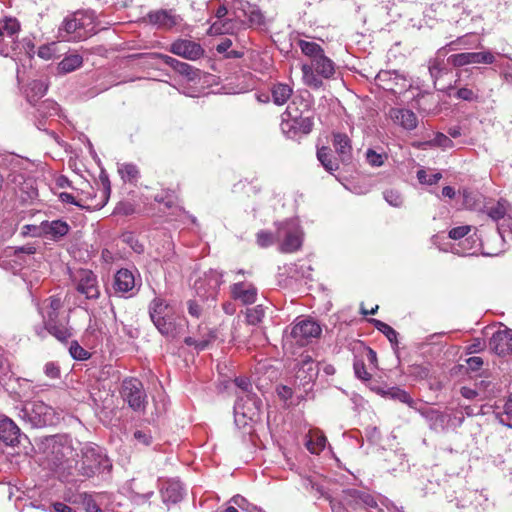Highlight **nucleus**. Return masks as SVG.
I'll return each mask as SVG.
<instances>
[{
	"label": "nucleus",
	"instance_id": "nucleus-1",
	"mask_svg": "<svg viewBox=\"0 0 512 512\" xmlns=\"http://www.w3.org/2000/svg\"><path fill=\"white\" fill-rule=\"evenodd\" d=\"M149 315L158 331L165 337L176 338L183 331L184 320L161 298H155L150 303Z\"/></svg>",
	"mask_w": 512,
	"mask_h": 512
},
{
	"label": "nucleus",
	"instance_id": "nucleus-10",
	"mask_svg": "<svg viewBox=\"0 0 512 512\" xmlns=\"http://www.w3.org/2000/svg\"><path fill=\"white\" fill-rule=\"evenodd\" d=\"M304 110H308V104L301 98L295 97L287 106L285 115L292 117L296 123L297 133L309 134L313 128V121L309 116H303Z\"/></svg>",
	"mask_w": 512,
	"mask_h": 512
},
{
	"label": "nucleus",
	"instance_id": "nucleus-33",
	"mask_svg": "<svg viewBox=\"0 0 512 512\" xmlns=\"http://www.w3.org/2000/svg\"><path fill=\"white\" fill-rule=\"evenodd\" d=\"M327 439L320 430H310L307 435L306 447L313 454H319L326 446Z\"/></svg>",
	"mask_w": 512,
	"mask_h": 512
},
{
	"label": "nucleus",
	"instance_id": "nucleus-3",
	"mask_svg": "<svg viewBox=\"0 0 512 512\" xmlns=\"http://www.w3.org/2000/svg\"><path fill=\"white\" fill-rule=\"evenodd\" d=\"M93 15L85 11H76L67 16L59 27V37L66 41L85 40L94 34Z\"/></svg>",
	"mask_w": 512,
	"mask_h": 512
},
{
	"label": "nucleus",
	"instance_id": "nucleus-62",
	"mask_svg": "<svg viewBox=\"0 0 512 512\" xmlns=\"http://www.w3.org/2000/svg\"><path fill=\"white\" fill-rule=\"evenodd\" d=\"M216 339V333L214 331H209V333L202 337L201 339H198L199 342H197V349L198 350H204L207 348L213 341Z\"/></svg>",
	"mask_w": 512,
	"mask_h": 512
},
{
	"label": "nucleus",
	"instance_id": "nucleus-28",
	"mask_svg": "<svg viewBox=\"0 0 512 512\" xmlns=\"http://www.w3.org/2000/svg\"><path fill=\"white\" fill-rule=\"evenodd\" d=\"M389 115L395 123L401 125L404 129L413 130L417 127V117L411 110L393 108Z\"/></svg>",
	"mask_w": 512,
	"mask_h": 512
},
{
	"label": "nucleus",
	"instance_id": "nucleus-13",
	"mask_svg": "<svg viewBox=\"0 0 512 512\" xmlns=\"http://www.w3.org/2000/svg\"><path fill=\"white\" fill-rule=\"evenodd\" d=\"M76 289L87 299H97L100 296L97 276L88 269H81L75 276Z\"/></svg>",
	"mask_w": 512,
	"mask_h": 512
},
{
	"label": "nucleus",
	"instance_id": "nucleus-29",
	"mask_svg": "<svg viewBox=\"0 0 512 512\" xmlns=\"http://www.w3.org/2000/svg\"><path fill=\"white\" fill-rule=\"evenodd\" d=\"M160 58L163 59L165 64L172 67L179 74L186 76L189 80H195L199 77V69H196L185 62H181L168 55H160Z\"/></svg>",
	"mask_w": 512,
	"mask_h": 512
},
{
	"label": "nucleus",
	"instance_id": "nucleus-52",
	"mask_svg": "<svg viewBox=\"0 0 512 512\" xmlns=\"http://www.w3.org/2000/svg\"><path fill=\"white\" fill-rule=\"evenodd\" d=\"M385 158H386L385 155L379 154V153L375 152L372 149H369L366 152V160L373 167H380V166H382L384 164Z\"/></svg>",
	"mask_w": 512,
	"mask_h": 512
},
{
	"label": "nucleus",
	"instance_id": "nucleus-48",
	"mask_svg": "<svg viewBox=\"0 0 512 512\" xmlns=\"http://www.w3.org/2000/svg\"><path fill=\"white\" fill-rule=\"evenodd\" d=\"M417 178H418L419 182L422 184L434 185L442 178V174L441 173L428 174L425 170L420 169L417 172Z\"/></svg>",
	"mask_w": 512,
	"mask_h": 512
},
{
	"label": "nucleus",
	"instance_id": "nucleus-16",
	"mask_svg": "<svg viewBox=\"0 0 512 512\" xmlns=\"http://www.w3.org/2000/svg\"><path fill=\"white\" fill-rule=\"evenodd\" d=\"M447 61L454 67H462L468 64H492L495 57L489 51L463 52L449 56Z\"/></svg>",
	"mask_w": 512,
	"mask_h": 512
},
{
	"label": "nucleus",
	"instance_id": "nucleus-43",
	"mask_svg": "<svg viewBox=\"0 0 512 512\" xmlns=\"http://www.w3.org/2000/svg\"><path fill=\"white\" fill-rule=\"evenodd\" d=\"M426 145L447 149L453 147V141L447 135L438 132L432 139L426 142Z\"/></svg>",
	"mask_w": 512,
	"mask_h": 512
},
{
	"label": "nucleus",
	"instance_id": "nucleus-49",
	"mask_svg": "<svg viewBox=\"0 0 512 512\" xmlns=\"http://www.w3.org/2000/svg\"><path fill=\"white\" fill-rule=\"evenodd\" d=\"M235 385L239 388L240 394L237 396L247 397V394H254L252 392V384L247 377H237L234 380Z\"/></svg>",
	"mask_w": 512,
	"mask_h": 512
},
{
	"label": "nucleus",
	"instance_id": "nucleus-7",
	"mask_svg": "<svg viewBox=\"0 0 512 512\" xmlns=\"http://www.w3.org/2000/svg\"><path fill=\"white\" fill-rule=\"evenodd\" d=\"M261 400L255 394H247V397L237 396L234 405L235 423L239 427H245L249 422H258L261 418Z\"/></svg>",
	"mask_w": 512,
	"mask_h": 512
},
{
	"label": "nucleus",
	"instance_id": "nucleus-47",
	"mask_svg": "<svg viewBox=\"0 0 512 512\" xmlns=\"http://www.w3.org/2000/svg\"><path fill=\"white\" fill-rule=\"evenodd\" d=\"M281 130L290 138H293L297 134L296 123L292 117H287L285 112L282 115Z\"/></svg>",
	"mask_w": 512,
	"mask_h": 512
},
{
	"label": "nucleus",
	"instance_id": "nucleus-44",
	"mask_svg": "<svg viewBox=\"0 0 512 512\" xmlns=\"http://www.w3.org/2000/svg\"><path fill=\"white\" fill-rule=\"evenodd\" d=\"M265 315V311L262 305H257L253 308H249L246 311V320L250 325H257L260 323Z\"/></svg>",
	"mask_w": 512,
	"mask_h": 512
},
{
	"label": "nucleus",
	"instance_id": "nucleus-27",
	"mask_svg": "<svg viewBox=\"0 0 512 512\" xmlns=\"http://www.w3.org/2000/svg\"><path fill=\"white\" fill-rule=\"evenodd\" d=\"M43 234L51 240L57 241L69 232V225L62 220L44 221L41 223Z\"/></svg>",
	"mask_w": 512,
	"mask_h": 512
},
{
	"label": "nucleus",
	"instance_id": "nucleus-5",
	"mask_svg": "<svg viewBox=\"0 0 512 512\" xmlns=\"http://www.w3.org/2000/svg\"><path fill=\"white\" fill-rule=\"evenodd\" d=\"M304 83L314 89L322 87L323 82L320 77L330 79L335 74V63L325 55L314 59L310 64L301 66Z\"/></svg>",
	"mask_w": 512,
	"mask_h": 512
},
{
	"label": "nucleus",
	"instance_id": "nucleus-36",
	"mask_svg": "<svg viewBox=\"0 0 512 512\" xmlns=\"http://www.w3.org/2000/svg\"><path fill=\"white\" fill-rule=\"evenodd\" d=\"M292 92L289 85L277 83L271 89L272 100L278 106L284 105L292 96Z\"/></svg>",
	"mask_w": 512,
	"mask_h": 512
},
{
	"label": "nucleus",
	"instance_id": "nucleus-22",
	"mask_svg": "<svg viewBox=\"0 0 512 512\" xmlns=\"http://www.w3.org/2000/svg\"><path fill=\"white\" fill-rule=\"evenodd\" d=\"M332 145L343 165H350L353 160L350 138L344 133H333Z\"/></svg>",
	"mask_w": 512,
	"mask_h": 512
},
{
	"label": "nucleus",
	"instance_id": "nucleus-32",
	"mask_svg": "<svg viewBox=\"0 0 512 512\" xmlns=\"http://www.w3.org/2000/svg\"><path fill=\"white\" fill-rule=\"evenodd\" d=\"M317 159L330 174H333L339 169V159H336L332 155L330 148L326 146L317 149Z\"/></svg>",
	"mask_w": 512,
	"mask_h": 512
},
{
	"label": "nucleus",
	"instance_id": "nucleus-51",
	"mask_svg": "<svg viewBox=\"0 0 512 512\" xmlns=\"http://www.w3.org/2000/svg\"><path fill=\"white\" fill-rule=\"evenodd\" d=\"M38 111L43 116L56 115L58 112V104L52 100H45L40 104Z\"/></svg>",
	"mask_w": 512,
	"mask_h": 512
},
{
	"label": "nucleus",
	"instance_id": "nucleus-18",
	"mask_svg": "<svg viewBox=\"0 0 512 512\" xmlns=\"http://www.w3.org/2000/svg\"><path fill=\"white\" fill-rule=\"evenodd\" d=\"M100 180H101L103 189L101 192V198L96 203L84 204L81 202L82 200L77 201L72 194L66 193V192L60 193L59 198L64 203L74 204L81 208L94 209V210L101 209L105 206V204L107 203V201L110 197L111 186H110V181L107 176H101Z\"/></svg>",
	"mask_w": 512,
	"mask_h": 512
},
{
	"label": "nucleus",
	"instance_id": "nucleus-19",
	"mask_svg": "<svg viewBox=\"0 0 512 512\" xmlns=\"http://www.w3.org/2000/svg\"><path fill=\"white\" fill-rule=\"evenodd\" d=\"M180 20V16L173 13L172 10L165 9L150 11L145 17V21H147L149 24L163 30H169L173 28L179 24Z\"/></svg>",
	"mask_w": 512,
	"mask_h": 512
},
{
	"label": "nucleus",
	"instance_id": "nucleus-41",
	"mask_svg": "<svg viewBox=\"0 0 512 512\" xmlns=\"http://www.w3.org/2000/svg\"><path fill=\"white\" fill-rule=\"evenodd\" d=\"M118 172L124 181H135L139 176V170L136 165L131 163L121 164L118 168Z\"/></svg>",
	"mask_w": 512,
	"mask_h": 512
},
{
	"label": "nucleus",
	"instance_id": "nucleus-40",
	"mask_svg": "<svg viewBox=\"0 0 512 512\" xmlns=\"http://www.w3.org/2000/svg\"><path fill=\"white\" fill-rule=\"evenodd\" d=\"M233 31V23L231 19H217L213 22L207 33L211 36L229 34Z\"/></svg>",
	"mask_w": 512,
	"mask_h": 512
},
{
	"label": "nucleus",
	"instance_id": "nucleus-8",
	"mask_svg": "<svg viewBox=\"0 0 512 512\" xmlns=\"http://www.w3.org/2000/svg\"><path fill=\"white\" fill-rule=\"evenodd\" d=\"M121 396L134 411L145 408L146 394L143 384L136 378H126L122 382Z\"/></svg>",
	"mask_w": 512,
	"mask_h": 512
},
{
	"label": "nucleus",
	"instance_id": "nucleus-37",
	"mask_svg": "<svg viewBox=\"0 0 512 512\" xmlns=\"http://www.w3.org/2000/svg\"><path fill=\"white\" fill-rule=\"evenodd\" d=\"M446 55V47L438 50L437 56L429 61L428 69L432 78L438 79L445 71V64L442 57Z\"/></svg>",
	"mask_w": 512,
	"mask_h": 512
},
{
	"label": "nucleus",
	"instance_id": "nucleus-4",
	"mask_svg": "<svg viewBox=\"0 0 512 512\" xmlns=\"http://www.w3.org/2000/svg\"><path fill=\"white\" fill-rule=\"evenodd\" d=\"M75 468L78 475L90 478L104 470H110L112 465L100 447L85 444L81 448V459L76 462Z\"/></svg>",
	"mask_w": 512,
	"mask_h": 512
},
{
	"label": "nucleus",
	"instance_id": "nucleus-6",
	"mask_svg": "<svg viewBox=\"0 0 512 512\" xmlns=\"http://www.w3.org/2000/svg\"><path fill=\"white\" fill-rule=\"evenodd\" d=\"M18 416L35 428L53 425L56 421L54 409L40 400L25 402Z\"/></svg>",
	"mask_w": 512,
	"mask_h": 512
},
{
	"label": "nucleus",
	"instance_id": "nucleus-23",
	"mask_svg": "<svg viewBox=\"0 0 512 512\" xmlns=\"http://www.w3.org/2000/svg\"><path fill=\"white\" fill-rule=\"evenodd\" d=\"M113 288L118 294L130 293V296L137 290L136 279L132 271L120 269L114 276Z\"/></svg>",
	"mask_w": 512,
	"mask_h": 512
},
{
	"label": "nucleus",
	"instance_id": "nucleus-11",
	"mask_svg": "<svg viewBox=\"0 0 512 512\" xmlns=\"http://www.w3.org/2000/svg\"><path fill=\"white\" fill-rule=\"evenodd\" d=\"M277 237H283L280 250L284 253H292L298 250L302 245L301 232L293 222H285L280 225L277 231Z\"/></svg>",
	"mask_w": 512,
	"mask_h": 512
},
{
	"label": "nucleus",
	"instance_id": "nucleus-63",
	"mask_svg": "<svg viewBox=\"0 0 512 512\" xmlns=\"http://www.w3.org/2000/svg\"><path fill=\"white\" fill-rule=\"evenodd\" d=\"M248 19L251 25H262L264 23V16L259 9H252L248 14Z\"/></svg>",
	"mask_w": 512,
	"mask_h": 512
},
{
	"label": "nucleus",
	"instance_id": "nucleus-25",
	"mask_svg": "<svg viewBox=\"0 0 512 512\" xmlns=\"http://www.w3.org/2000/svg\"><path fill=\"white\" fill-rule=\"evenodd\" d=\"M231 295L234 299L248 305L256 301L257 289L251 283L239 282L231 286Z\"/></svg>",
	"mask_w": 512,
	"mask_h": 512
},
{
	"label": "nucleus",
	"instance_id": "nucleus-9",
	"mask_svg": "<svg viewBox=\"0 0 512 512\" xmlns=\"http://www.w3.org/2000/svg\"><path fill=\"white\" fill-rule=\"evenodd\" d=\"M340 502L344 504V506L353 509H367L369 512H384L378 507L376 501L370 494L357 489L343 490Z\"/></svg>",
	"mask_w": 512,
	"mask_h": 512
},
{
	"label": "nucleus",
	"instance_id": "nucleus-12",
	"mask_svg": "<svg viewBox=\"0 0 512 512\" xmlns=\"http://www.w3.org/2000/svg\"><path fill=\"white\" fill-rule=\"evenodd\" d=\"M34 331L40 338H45L48 333L61 343H67L73 336V329L69 326L68 316L62 317V320L48 326H35Z\"/></svg>",
	"mask_w": 512,
	"mask_h": 512
},
{
	"label": "nucleus",
	"instance_id": "nucleus-57",
	"mask_svg": "<svg viewBox=\"0 0 512 512\" xmlns=\"http://www.w3.org/2000/svg\"><path fill=\"white\" fill-rule=\"evenodd\" d=\"M134 206L129 202H119L115 207L114 213L119 215H131L134 213Z\"/></svg>",
	"mask_w": 512,
	"mask_h": 512
},
{
	"label": "nucleus",
	"instance_id": "nucleus-15",
	"mask_svg": "<svg viewBox=\"0 0 512 512\" xmlns=\"http://www.w3.org/2000/svg\"><path fill=\"white\" fill-rule=\"evenodd\" d=\"M0 41H4L5 37L8 39L7 43L1 48L0 53L8 56L11 51H14L17 46L18 33L20 31V23L16 18H5L1 24Z\"/></svg>",
	"mask_w": 512,
	"mask_h": 512
},
{
	"label": "nucleus",
	"instance_id": "nucleus-30",
	"mask_svg": "<svg viewBox=\"0 0 512 512\" xmlns=\"http://www.w3.org/2000/svg\"><path fill=\"white\" fill-rule=\"evenodd\" d=\"M128 488L135 497H139L144 500L149 499L154 493L152 480L133 478L129 482Z\"/></svg>",
	"mask_w": 512,
	"mask_h": 512
},
{
	"label": "nucleus",
	"instance_id": "nucleus-38",
	"mask_svg": "<svg viewBox=\"0 0 512 512\" xmlns=\"http://www.w3.org/2000/svg\"><path fill=\"white\" fill-rule=\"evenodd\" d=\"M48 86L42 80H33L27 89V99L30 103L36 102L47 92Z\"/></svg>",
	"mask_w": 512,
	"mask_h": 512
},
{
	"label": "nucleus",
	"instance_id": "nucleus-35",
	"mask_svg": "<svg viewBox=\"0 0 512 512\" xmlns=\"http://www.w3.org/2000/svg\"><path fill=\"white\" fill-rule=\"evenodd\" d=\"M384 396L389 399L404 403L408 405L410 408L417 409V402L410 396L408 392L399 387H391L387 389L384 392Z\"/></svg>",
	"mask_w": 512,
	"mask_h": 512
},
{
	"label": "nucleus",
	"instance_id": "nucleus-39",
	"mask_svg": "<svg viewBox=\"0 0 512 512\" xmlns=\"http://www.w3.org/2000/svg\"><path fill=\"white\" fill-rule=\"evenodd\" d=\"M298 46L301 49V52L310 58L311 62L325 53L323 48L316 42H310L301 39L298 41Z\"/></svg>",
	"mask_w": 512,
	"mask_h": 512
},
{
	"label": "nucleus",
	"instance_id": "nucleus-58",
	"mask_svg": "<svg viewBox=\"0 0 512 512\" xmlns=\"http://www.w3.org/2000/svg\"><path fill=\"white\" fill-rule=\"evenodd\" d=\"M470 231V226H459L449 231V237L454 240L465 237Z\"/></svg>",
	"mask_w": 512,
	"mask_h": 512
},
{
	"label": "nucleus",
	"instance_id": "nucleus-42",
	"mask_svg": "<svg viewBox=\"0 0 512 512\" xmlns=\"http://www.w3.org/2000/svg\"><path fill=\"white\" fill-rule=\"evenodd\" d=\"M507 205L505 200L498 201L496 205L487 208L488 216L494 221L505 219L507 215Z\"/></svg>",
	"mask_w": 512,
	"mask_h": 512
},
{
	"label": "nucleus",
	"instance_id": "nucleus-45",
	"mask_svg": "<svg viewBox=\"0 0 512 512\" xmlns=\"http://www.w3.org/2000/svg\"><path fill=\"white\" fill-rule=\"evenodd\" d=\"M69 353L75 360H87L90 357V353L79 345L77 341H72L69 347Z\"/></svg>",
	"mask_w": 512,
	"mask_h": 512
},
{
	"label": "nucleus",
	"instance_id": "nucleus-55",
	"mask_svg": "<svg viewBox=\"0 0 512 512\" xmlns=\"http://www.w3.org/2000/svg\"><path fill=\"white\" fill-rule=\"evenodd\" d=\"M175 199V195L169 192H167L165 195L163 193L157 194L154 197L156 202L164 204L167 208H171L175 204Z\"/></svg>",
	"mask_w": 512,
	"mask_h": 512
},
{
	"label": "nucleus",
	"instance_id": "nucleus-34",
	"mask_svg": "<svg viewBox=\"0 0 512 512\" xmlns=\"http://www.w3.org/2000/svg\"><path fill=\"white\" fill-rule=\"evenodd\" d=\"M83 64V58L79 54L67 55L57 66V73L64 75L75 71Z\"/></svg>",
	"mask_w": 512,
	"mask_h": 512
},
{
	"label": "nucleus",
	"instance_id": "nucleus-64",
	"mask_svg": "<svg viewBox=\"0 0 512 512\" xmlns=\"http://www.w3.org/2000/svg\"><path fill=\"white\" fill-rule=\"evenodd\" d=\"M83 505L87 512H100L99 506L96 504L95 500L90 495H84Z\"/></svg>",
	"mask_w": 512,
	"mask_h": 512
},
{
	"label": "nucleus",
	"instance_id": "nucleus-31",
	"mask_svg": "<svg viewBox=\"0 0 512 512\" xmlns=\"http://www.w3.org/2000/svg\"><path fill=\"white\" fill-rule=\"evenodd\" d=\"M419 411L422 416L429 422L431 429L435 431H443L445 429L447 416L444 413L432 408Z\"/></svg>",
	"mask_w": 512,
	"mask_h": 512
},
{
	"label": "nucleus",
	"instance_id": "nucleus-14",
	"mask_svg": "<svg viewBox=\"0 0 512 512\" xmlns=\"http://www.w3.org/2000/svg\"><path fill=\"white\" fill-rule=\"evenodd\" d=\"M321 331V327L316 321L304 319L295 323L291 330V336L298 344L305 345L311 339L319 337Z\"/></svg>",
	"mask_w": 512,
	"mask_h": 512
},
{
	"label": "nucleus",
	"instance_id": "nucleus-60",
	"mask_svg": "<svg viewBox=\"0 0 512 512\" xmlns=\"http://www.w3.org/2000/svg\"><path fill=\"white\" fill-rule=\"evenodd\" d=\"M305 368L309 373V381H312L314 378H316L318 374V367L310 358L307 360H303L302 369L304 370Z\"/></svg>",
	"mask_w": 512,
	"mask_h": 512
},
{
	"label": "nucleus",
	"instance_id": "nucleus-54",
	"mask_svg": "<svg viewBox=\"0 0 512 512\" xmlns=\"http://www.w3.org/2000/svg\"><path fill=\"white\" fill-rule=\"evenodd\" d=\"M455 97L464 101H475L478 96L474 91L467 87H462L457 90Z\"/></svg>",
	"mask_w": 512,
	"mask_h": 512
},
{
	"label": "nucleus",
	"instance_id": "nucleus-24",
	"mask_svg": "<svg viewBox=\"0 0 512 512\" xmlns=\"http://www.w3.org/2000/svg\"><path fill=\"white\" fill-rule=\"evenodd\" d=\"M20 429L16 423L7 416H0V439L10 446L19 443Z\"/></svg>",
	"mask_w": 512,
	"mask_h": 512
},
{
	"label": "nucleus",
	"instance_id": "nucleus-56",
	"mask_svg": "<svg viewBox=\"0 0 512 512\" xmlns=\"http://www.w3.org/2000/svg\"><path fill=\"white\" fill-rule=\"evenodd\" d=\"M257 243L261 247H268L274 243L273 235L270 232L260 231L257 234Z\"/></svg>",
	"mask_w": 512,
	"mask_h": 512
},
{
	"label": "nucleus",
	"instance_id": "nucleus-17",
	"mask_svg": "<svg viewBox=\"0 0 512 512\" xmlns=\"http://www.w3.org/2000/svg\"><path fill=\"white\" fill-rule=\"evenodd\" d=\"M63 308V302L59 296H50L46 298L39 306L38 311L42 317L43 326L56 323L62 320L60 311Z\"/></svg>",
	"mask_w": 512,
	"mask_h": 512
},
{
	"label": "nucleus",
	"instance_id": "nucleus-59",
	"mask_svg": "<svg viewBox=\"0 0 512 512\" xmlns=\"http://www.w3.org/2000/svg\"><path fill=\"white\" fill-rule=\"evenodd\" d=\"M354 371L356 376L362 380H369L371 375L367 372L365 364L360 361L354 363Z\"/></svg>",
	"mask_w": 512,
	"mask_h": 512
},
{
	"label": "nucleus",
	"instance_id": "nucleus-46",
	"mask_svg": "<svg viewBox=\"0 0 512 512\" xmlns=\"http://www.w3.org/2000/svg\"><path fill=\"white\" fill-rule=\"evenodd\" d=\"M500 422L510 428H512V393L506 400L503 412L499 416Z\"/></svg>",
	"mask_w": 512,
	"mask_h": 512
},
{
	"label": "nucleus",
	"instance_id": "nucleus-50",
	"mask_svg": "<svg viewBox=\"0 0 512 512\" xmlns=\"http://www.w3.org/2000/svg\"><path fill=\"white\" fill-rule=\"evenodd\" d=\"M385 200L394 207H400L403 203L402 195L394 189L386 190L384 193Z\"/></svg>",
	"mask_w": 512,
	"mask_h": 512
},
{
	"label": "nucleus",
	"instance_id": "nucleus-26",
	"mask_svg": "<svg viewBox=\"0 0 512 512\" xmlns=\"http://www.w3.org/2000/svg\"><path fill=\"white\" fill-rule=\"evenodd\" d=\"M184 490L179 480L171 479L163 482L161 496L165 503H177L183 498Z\"/></svg>",
	"mask_w": 512,
	"mask_h": 512
},
{
	"label": "nucleus",
	"instance_id": "nucleus-20",
	"mask_svg": "<svg viewBox=\"0 0 512 512\" xmlns=\"http://www.w3.org/2000/svg\"><path fill=\"white\" fill-rule=\"evenodd\" d=\"M170 51L188 60H197L204 55V49L200 44L187 39H178L173 42Z\"/></svg>",
	"mask_w": 512,
	"mask_h": 512
},
{
	"label": "nucleus",
	"instance_id": "nucleus-21",
	"mask_svg": "<svg viewBox=\"0 0 512 512\" xmlns=\"http://www.w3.org/2000/svg\"><path fill=\"white\" fill-rule=\"evenodd\" d=\"M489 349L499 356L512 352V330L505 328L497 330L489 340Z\"/></svg>",
	"mask_w": 512,
	"mask_h": 512
},
{
	"label": "nucleus",
	"instance_id": "nucleus-2",
	"mask_svg": "<svg viewBox=\"0 0 512 512\" xmlns=\"http://www.w3.org/2000/svg\"><path fill=\"white\" fill-rule=\"evenodd\" d=\"M37 446L43 460L51 469H57L73 455L71 439L66 435L44 437Z\"/></svg>",
	"mask_w": 512,
	"mask_h": 512
},
{
	"label": "nucleus",
	"instance_id": "nucleus-53",
	"mask_svg": "<svg viewBox=\"0 0 512 512\" xmlns=\"http://www.w3.org/2000/svg\"><path fill=\"white\" fill-rule=\"evenodd\" d=\"M133 437L138 444L144 446H149L152 443V435L149 431L136 430Z\"/></svg>",
	"mask_w": 512,
	"mask_h": 512
},
{
	"label": "nucleus",
	"instance_id": "nucleus-61",
	"mask_svg": "<svg viewBox=\"0 0 512 512\" xmlns=\"http://www.w3.org/2000/svg\"><path fill=\"white\" fill-rule=\"evenodd\" d=\"M44 373L51 379H56L60 376L59 366L53 362H48L44 366Z\"/></svg>",
	"mask_w": 512,
	"mask_h": 512
}]
</instances>
